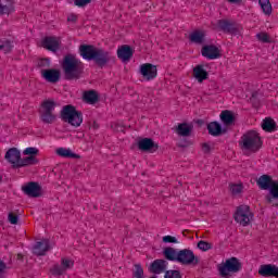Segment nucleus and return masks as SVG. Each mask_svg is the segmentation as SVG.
<instances>
[{
  "label": "nucleus",
  "mask_w": 278,
  "mask_h": 278,
  "mask_svg": "<svg viewBox=\"0 0 278 278\" xmlns=\"http://www.w3.org/2000/svg\"><path fill=\"white\" fill-rule=\"evenodd\" d=\"M190 42H193L194 45H203L205 42V31L203 30H193L189 35Z\"/></svg>",
  "instance_id": "26"
},
{
  "label": "nucleus",
  "mask_w": 278,
  "mask_h": 278,
  "mask_svg": "<svg viewBox=\"0 0 278 278\" xmlns=\"http://www.w3.org/2000/svg\"><path fill=\"white\" fill-rule=\"evenodd\" d=\"M262 129L273 134V131H277V123L271 117H266L262 123Z\"/></svg>",
  "instance_id": "29"
},
{
  "label": "nucleus",
  "mask_w": 278,
  "mask_h": 278,
  "mask_svg": "<svg viewBox=\"0 0 278 278\" xmlns=\"http://www.w3.org/2000/svg\"><path fill=\"white\" fill-rule=\"evenodd\" d=\"M178 264L182 266H199V256L194 255V252L190 249H184L178 251Z\"/></svg>",
  "instance_id": "8"
},
{
  "label": "nucleus",
  "mask_w": 278,
  "mask_h": 278,
  "mask_svg": "<svg viewBox=\"0 0 278 278\" xmlns=\"http://www.w3.org/2000/svg\"><path fill=\"white\" fill-rule=\"evenodd\" d=\"M56 155L60 157H68L71 160H79L81 156L74 153L71 149L59 148L56 149Z\"/></svg>",
  "instance_id": "30"
},
{
  "label": "nucleus",
  "mask_w": 278,
  "mask_h": 278,
  "mask_svg": "<svg viewBox=\"0 0 278 278\" xmlns=\"http://www.w3.org/2000/svg\"><path fill=\"white\" fill-rule=\"evenodd\" d=\"M67 22L68 23H77V14L72 13L67 16Z\"/></svg>",
  "instance_id": "50"
},
{
  "label": "nucleus",
  "mask_w": 278,
  "mask_h": 278,
  "mask_svg": "<svg viewBox=\"0 0 278 278\" xmlns=\"http://www.w3.org/2000/svg\"><path fill=\"white\" fill-rule=\"evenodd\" d=\"M4 159L7 160V162L12 164V168L14 169L18 168L16 167V164L21 162V150L18 148H10L7 151Z\"/></svg>",
  "instance_id": "18"
},
{
  "label": "nucleus",
  "mask_w": 278,
  "mask_h": 278,
  "mask_svg": "<svg viewBox=\"0 0 278 278\" xmlns=\"http://www.w3.org/2000/svg\"><path fill=\"white\" fill-rule=\"evenodd\" d=\"M257 91H254L250 98V103H252L253 108H260V100L257 99Z\"/></svg>",
  "instance_id": "44"
},
{
  "label": "nucleus",
  "mask_w": 278,
  "mask_h": 278,
  "mask_svg": "<svg viewBox=\"0 0 278 278\" xmlns=\"http://www.w3.org/2000/svg\"><path fill=\"white\" fill-rule=\"evenodd\" d=\"M92 127L93 129H99V124L97 122H93Z\"/></svg>",
  "instance_id": "53"
},
{
  "label": "nucleus",
  "mask_w": 278,
  "mask_h": 278,
  "mask_svg": "<svg viewBox=\"0 0 278 278\" xmlns=\"http://www.w3.org/2000/svg\"><path fill=\"white\" fill-rule=\"evenodd\" d=\"M206 129L210 136H214L218 138V136H223V134H227V128H223V125L218 122H211L207 124Z\"/></svg>",
  "instance_id": "23"
},
{
  "label": "nucleus",
  "mask_w": 278,
  "mask_h": 278,
  "mask_svg": "<svg viewBox=\"0 0 278 278\" xmlns=\"http://www.w3.org/2000/svg\"><path fill=\"white\" fill-rule=\"evenodd\" d=\"M217 27L224 34H230L231 36H238L240 34V25L229 20H218Z\"/></svg>",
  "instance_id": "9"
},
{
  "label": "nucleus",
  "mask_w": 278,
  "mask_h": 278,
  "mask_svg": "<svg viewBox=\"0 0 278 278\" xmlns=\"http://www.w3.org/2000/svg\"><path fill=\"white\" fill-rule=\"evenodd\" d=\"M134 278H144V269L142 268V265L135 264V270L132 273Z\"/></svg>",
  "instance_id": "36"
},
{
  "label": "nucleus",
  "mask_w": 278,
  "mask_h": 278,
  "mask_svg": "<svg viewBox=\"0 0 278 278\" xmlns=\"http://www.w3.org/2000/svg\"><path fill=\"white\" fill-rule=\"evenodd\" d=\"M41 47L47 49V51H52V53H58L60 51V40L58 37L48 36L45 37L41 41Z\"/></svg>",
  "instance_id": "13"
},
{
  "label": "nucleus",
  "mask_w": 278,
  "mask_h": 278,
  "mask_svg": "<svg viewBox=\"0 0 278 278\" xmlns=\"http://www.w3.org/2000/svg\"><path fill=\"white\" fill-rule=\"evenodd\" d=\"M256 38L260 42L273 45V39H270V36L268 35V33H258L256 35Z\"/></svg>",
  "instance_id": "34"
},
{
  "label": "nucleus",
  "mask_w": 278,
  "mask_h": 278,
  "mask_svg": "<svg viewBox=\"0 0 278 278\" xmlns=\"http://www.w3.org/2000/svg\"><path fill=\"white\" fill-rule=\"evenodd\" d=\"M22 191L26 197H30V199L42 197V187L36 181H30L22 186Z\"/></svg>",
  "instance_id": "10"
},
{
  "label": "nucleus",
  "mask_w": 278,
  "mask_h": 278,
  "mask_svg": "<svg viewBox=\"0 0 278 278\" xmlns=\"http://www.w3.org/2000/svg\"><path fill=\"white\" fill-rule=\"evenodd\" d=\"M7 268H8V265L3 261H0V278H2L3 275H5Z\"/></svg>",
  "instance_id": "48"
},
{
  "label": "nucleus",
  "mask_w": 278,
  "mask_h": 278,
  "mask_svg": "<svg viewBox=\"0 0 278 278\" xmlns=\"http://www.w3.org/2000/svg\"><path fill=\"white\" fill-rule=\"evenodd\" d=\"M228 3H240L242 0H227Z\"/></svg>",
  "instance_id": "52"
},
{
  "label": "nucleus",
  "mask_w": 278,
  "mask_h": 278,
  "mask_svg": "<svg viewBox=\"0 0 278 278\" xmlns=\"http://www.w3.org/2000/svg\"><path fill=\"white\" fill-rule=\"evenodd\" d=\"M173 129L175 134H177V136H180V138H189V136H192V131L194 130V125L190 123H179Z\"/></svg>",
  "instance_id": "16"
},
{
  "label": "nucleus",
  "mask_w": 278,
  "mask_h": 278,
  "mask_svg": "<svg viewBox=\"0 0 278 278\" xmlns=\"http://www.w3.org/2000/svg\"><path fill=\"white\" fill-rule=\"evenodd\" d=\"M233 218L236 223H239V225H242V227H247V225L251 223V218H253V213H251V206L249 205L238 206L233 215Z\"/></svg>",
  "instance_id": "7"
},
{
  "label": "nucleus",
  "mask_w": 278,
  "mask_h": 278,
  "mask_svg": "<svg viewBox=\"0 0 278 278\" xmlns=\"http://www.w3.org/2000/svg\"><path fill=\"white\" fill-rule=\"evenodd\" d=\"M60 118L63 123L72 125V127H81V123H84V113L78 111L74 105L67 104L62 108Z\"/></svg>",
  "instance_id": "5"
},
{
  "label": "nucleus",
  "mask_w": 278,
  "mask_h": 278,
  "mask_svg": "<svg viewBox=\"0 0 278 278\" xmlns=\"http://www.w3.org/2000/svg\"><path fill=\"white\" fill-rule=\"evenodd\" d=\"M198 249H200V251H210L212 249V243L201 240L198 242Z\"/></svg>",
  "instance_id": "38"
},
{
  "label": "nucleus",
  "mask_w": 278,
  "mask_h": 278,
  "mask_svg": "<svg viewBox=\"0 0 278 278\" xmlns=\"http://www.w3.org/2000/svg\"><path fill=\"white\" fill-rule=\"evenodd\" d=\"M38 68H49L51 66V60L50 59H40L37 63Z\"/></svg>",
  "instance_id": "39"
},
{
  "label": "nucleus",
  "mask_w": 278,
  "mask_h": 278,
  "mask_svg": "<svg viewBox=\"0 0 278 278\" xmlns=\"http://www.w3.org/2000/svg\"><path fill=\"white\" fill-rule=\"evenodd\" d=\"M186 231H187V230H185V231L182 232L184 236H186Z\"/></svg>",
  "instance_id": "55"
},
{
  "label": "nucleus",
  "mask_w": 278,
  "mask_h": 278,
  "mask_svg": "<svg viewBox=\"0 0 278 278\" xmlns=\"http://www.w3.org/2000/svg\"><path fill=\"white\" fill-rule=\"evenodd\" d=\"M88 3H92V0H74V5H77V8H86Z\"/></svg>",
  "instance_id": "45"
},
{
  "label": "nucleus",
  "mask_w": 278,
  "mask_h": 278,
  "mask_svg": "<svg viewBox=\"0 0 278 278\" xmlns=\"http://www.w3.org/2000/svg\"><path fill=\"white\" fill-rule=\"evenodd\" d=\"M9 223H11V225H18V215L14 214V213H9Z\"/></svg>",
  "instance_id": "46"
},
{
  "label": "nucleus",
  "mask_w": 278,
  "mask_h": 278,
  "mask_svg": "<svg viewBox=\"0 0 278 278\" xmlns=\"http://www.w3.org/2000/svg\"><path fill=\"white\" fill-rule=\"evenodd\" d=\"M202 151L207 155L212 153V147H210L208 143H202Z\"/></svg>",
  "instance_id": "49"
},
{
  "label": "nucleus",
  "mask_w": 278,
  "mask_h": 278,
  "mask_svg": "<svg viewBox=\"0 0 278 278\" xmlns=\"http://www.w3.org/2000/svg\"><path fill=\"white\" fill-rule=\"evenodd\" d=\"M219 118L226 129L236 125V114L230 110L222 111Z\"/></svg>",
  "instance_id": "20"
},
{
  "label": "nucleus",
  "mask_w": 278,
  "mask_h": 278,
  "mask_svg": "<svg viewBox=\"0 0 278 278\" xmlns=\"http://www.w3.org/2000/svg\"><path fill=\"white\" fill-rule=\"evenodd\" d=\"M194 123L198 125V127H203V125H205V121L203 119H195Z\"/></svg>",
  "instance_id": "51"
},
{
  "label": "nucleus",
  "mask_w": 278,
  "mask_h": 278,
  "mask_svg": "<svg viewBox=\"0 0 278 278\" xmlns=\"http://www.w3.org/2000/svg\"><path fill=\"white\" fill-rule=\"evenodd\" d=\"M117 58L122 60V62H129V60L134 58V48L129 45H123L117 49Z\"/></svg>",
  "instance_id": "22"
},
{
  "label": "nucleus",
  "mask_w": 278,
  "mask_h": 278,
  "mask_svg": "<svg viewBox=\"0 0 278 278\" xmlns=\"http://www.w3.org/2000/svg\"><path fill=\"white\" fill-rule=\"evenodd\" d=\"M140 74L143 79L151 81V79H155L157 77V66L151 63H144L140 65Z\"/></svg>",
  "instance_id": "12"
},
{
  "label": "nucleus",
  "mask_w": 278,
  "mask_h": 278,
  "mask_svg": "<svg viewBox=\"0 0 278 278\" xmlns=\"http://www.w3.org/2000/svg\"><path fill=\"white\" fill-rule=\"evenodd\" d=\"M242 190H244V186L242 184H239V185L233 184L230 186V191L233 194H240Z\"/></svg>",
  "instance_id": "40"
},
{
  "label": "nucleus",
  "mask_w": 278,
  "mask_h": 278,
  "mask_svg": "<svg viewBox=\"0 0 278 278\" xmlns=\"http://www.w3.org/2000/svg\"><path fill=\"white\" fill-rule=\"evenodd\" d=\"M73 261L68 258H62L61 260V266L64 268V270H68V268H73Z\"/></svg>",
  "instance_id": "42"
},
{
  "label": "nucleus",
  "mask_w": 278,
  "mask_h": 278,
  "mask_svg": "<svg viewBox=\"0 0 278 278\" xmlns=\"http://www.w3.org/2000/svg\"><path fill=\"white\" fill-rule=\"evenodd\" d=\"M61 68L63 71L64 79L67 81L81 79V77H84V62L77 59L73 53H68L63 58Z\"/></svg>",
  "instance_id": "2"
},
{
  "label": "nucleus",
  "mask_w": 278,
  "mask_h": 278,
  "mask_svg": "<svg viewBox=\"0 0 278 278\" xmlns=\"http://www.w3.org/2000/svg\"><path fill=\"white\" fill-rule=\"evenodd\" d=\"M38 164V159L36 156H26L24 159H20V162L15 165L17 168H23L25 166H34Z\"/></svg>",
  "instance_id": "31"
},
{
  "label": "nucleus",
  "mask_w": 278,
  "mask_h": 278,
  "mask_svg": "<svg viewBox=\"0 0 278 278\" xmlns=\"http://www.w3.org/2000/svg\"><path fill=\"white\" fill-rule=\"evenodd\" d=\"M258 275H261V277L278 278V266L273 264L261 265L258 269Z\"/></svg>",
  "instance_id": "21"
},
{
  "label": "nucleus",
  "mask_w": 278,
  "mask_h": 278,
  "mask_svg": "<svg viewBox=\"0 0 278 278\" xmlns=\"http://www.w3.org/2000/svg\"><path fill=\"white\" fill-rule=\"evenodd\" d=\"M60 70L55 68H48V70H41V77L46 79V81H49V84H58L60 81L61 77Z\"/></svg>",
  "instance_id": "19"
},
{
  "label": "nucleus",
  "mask_w": 278,
  "mask_h": 278,
  "mask_svg": "<svg viewBox=\"0 0 278 278\" xmlns=\"http://www.w3.org/2000/svg\"><path fill=\"white\" fill-rule=\"evenodd\" d=\"M163 255L168 262H177L179 257V252H177V250L172 247H167L163 249Z\"/></svg>",
  "instance_id": "28"
},
{
  "label": "nucleus",
  "mask_w": 278,
  "mask_h": 278,
  "mask_svg": "<svg viewBox=\"0 0 278 278\" xmlns=\"http://www.w3.org/2000/svg\"><path fill=\"white\" fill-rule=\"evenodd\" d=\"M256 185L261 190H268L265 197L266 203L271 207H278V180H274L273 176L264 174L257 180Z\"/></svg>",
  "instance_id": "3"
},
{
  "label": "nucleus",
  "mask_w": 278,
  "mask_h": 278,
  "mask_svg": "<svg viewBox=\"0 0 278 278\" xmlns=\"http://www.w3.org/2000/svg\"><path fill=\"white\" fill-rule=\"evenodd\" d=\"M12 49H14L12 40L5 38L0 39V51H3V53H12Z\"/></svg>",
  "instance_id": "32"
},
{
  "label": "nucleus",
  "mask_w": 278,
  "mask_h": 278,
  "mask_svg": "<svg viewBox=\"0 0 278 278\" xmlns=\"http://www.w3.org/2000/svg\"><path fill=\"white\" fill-rule=\"evenodd\" d=\"M137 147L139 151H142L143 153H155L157 149H160V146L155 143L151 138H141L137 141Z\"/></svg>",
  "instance_id": "11"
},
{
  "label": "nucleus",
  "mask_w": 278,
  "mask_h": 278,
  "mask_svg": "<svg viewBox=\"0 0 278 278\" xmlns=\"http://www.w3.org/2000/svg\"><path fill=\"white\" fill-rule=\"evenodd\" d=\"M55 108H58V103L53 99L43 100L41 103V108L39 110L40 118L42 123L46 125H51L55 123V119L58 118L53 112L55 111Z\"/></svg>",
  "instance_id": "6"
},
{
  "label": "nucleus",
  "mask_w": 278,
  "mask_h": 278,
  "mask_svg": "<svg viewBox=\"0 0 278 278\" xmlns=\"http://www.w3.org/2000/svg\"><path fill=\"white\" fill-rule=\"evenodd\" d=\"M9 4H3L0 0V16H4V14H7V16H10V14H12V12H15L16 9L14 7V0H7Z\"/></svg>",
  "instance_id": "27"
},
{
  "label": "nucleus",
  "mask_w": 278,
  "mask_h": 278,
  "mask_svg": "<svg viewBox=\"0 0 278 278\" xmlns=\"http://www.w3.org/2000/svg\"><path fill=\"white\" fill-rule=\"evenodd\" d=\"M179 149H188V147H192V140L188 137H182L179 142L177 143Z\"/></svg>",
  "instance_id": "35"
},
{
  "label": "nucleus",
  "mask_w": 278,
  "mask_h": 278,
  "mask_svg": "<svg viewBox=\"0 0 278 278\" xmlns=\"http://www.w3.org/2000/svg\"><path fill=\"white\" fill-rule=\"evenodd\" d=\"M84 103H88L89 105H94L99 103V93L97 90H88L83 93Z\"/></svg>",
  "instance_id": "25"
},
{
  "label": "nucleus",
  "mask_w": 278,
  "mask_h": 278,
  "mask_svg": "<svg viewBox=\"0 0 278 278\" xmlns=\"http://www.w3.org/2000/svg\"><path fill=\"white\" fill-rule=\"evenodd\" d=\"M164 278H181V271L175 269L166 270Z\"/></svg>",
  "instance_id": "37"
},
{
  "label": "nucleus",
  "mask_w": 278,
  "mask_h": 278,
  "mask_svg": "<svg viewBox=\"0 0 278 278\" xmlns=\"http://www.w3.org/2000/svg\"><path fill=\"white\" fill-rule=\"evenodd\" d=\"M24 155H29L30 157H36L38 155V149L36 148H26L23 152Z\"/></svg>",
  "instance_id": "43"
},
{
  "label": "nucleus",
  "mask_w": 278,
  "mask_h": 278,
  "mask_svg": "<svg viewBox=\"0 0 278 278\" xmlns=\"http://www.w3.org/2000/svg\"><path fill=\"white\" fill-rule=\"evenodd\" d=\"M52 275L60 276L64 275L65 270L62 265H54L52 269H50Z\"/></svg>",
  "instance_id": "41"
},
{
  "label": "nucleus",
  "mask_w": 278,
  "mask_h": 278,
  "mask_svg": "<svg viewBox=\"0 0 278 278\" xmlns=\"http://www.w3.org/2000/svg\"><path fill=\"white\" fill-rule=\"evenodd\" d=\"M258 4L267 16L273 14V4H270V0H258Z\"/></svg>",
  "instance_id": "33"
},
{
  "label": "nucleus",
  "mask_w": 278,
  "mask_h": 278,
  "mask_svg": "<svg viewBox=\"0 0 278 278\" xmlns=\"http://www.w3.org/2000/svg\"><path fill=\"white\" fill-rule=\"evenodd\" d=\"M17 260H20L21 262H23V260H24L23 254H17Z\"/></svg>",
  "instance_id": "54"
},
{
  "label": "nucleus",
  "mask_w": 278,
  "mask_h": 278,
  "mask_svg": "<svg viewBox=\"0 0 278 278\" xmlns=\"http://www.w3.org/2000/svg\"><path fill=\"white\" fill-rule=\"evenodd\" d=\"M51 250V244L49 239H42L41 241H37L36 244L33 247V254L37 255V257H42L47 255V251Z\"/></svg>",
  "instance_id": "14"
},
{
  "label": "nucleus",
  "mask_w": 278,
  "mask_h": 278,
  "mask_svg": "<svg viewBox=\"0 0 278 278\" xmlns=\"http://www.w3.org/2000/svg\"><path fill=\"white\" fill-rule=\"evenodd\" d=\"M239 144L242 151H250V153H257L260 149H262L264 142L262 141V137H260V132L256 130H248L242 135Z\"/></svg>",
  "instance_id": "4"
},
{
  "label": "nucleus",
  "mask_w": 278,
  "mask_h": 278,
  "mask_svg": "<svg viewBox=\"0 0 278 278\" xmlns=\"http://www.w3.org/2000/svg\"><path fill=\"white\" fill-rule=\"evenodd\" d=\"M166 268H168V262L166 260L157 258L150 264L149 273H152L153 275H162V273H166Z\"/></svg>",
  "instance_id": "15"
},
{
  "label": "nucleus",
  "mask_w": 278,
  "mask_h": 278,
  "mask_svg": "<svg viewBox=\"0 0 278 278\" xmlns=\"http://www.w3.org/2000/svg\"><path fill=\"white\" fill-rule=\"evenodd\" d=\"M163 242H165V244H168V243L177 244V238L173 236H165L163 237Z\"/></svg>",
  "instance_id": "47"
},
{
  "label": "nucleus",
  "mask_w": 278,
  "mask_h": 278,
  "mask_svg": "<svg viewBox=\"0 0 278 278\" xmlns=\"http://www.w3.org/2000/svg\"><path fill=\"white\" fill-rule=\"evenodd\" d=\"M201 53L207 60H218L220 58V50L214 45H206L202 47Z\"/></svg>",
  "instance_id": "17"
},
{
  "label": "nucleus",
  "mask_w": 278,
  "mask_h": 278,
  "mask_svg": "<svg viewBox=\"0 0 278 278\" xmlns=\"http://www.w3.org/2000/svg\"><path fill=\"white\" fill-rule=\"evenodd\" d=\"M78 51L83 60L94 62L96 66L99 68H104V66H108V64L114 60L110 51L103 48H97L94 45H80Z\"/></svg>",
  "instance_id": "1"
},
{
  "label": "nucleus",
  "mask_w": 278,
  "mask_h": 278,
  "mask_svg": "<svg viewBox=\"0 0 278 278\" xmlns=\"http://www.w3.org/2000/svg\"><path fill=\"white\" fill-rule=\"evenodd\" d=\"M193 77L199 81V84H203L205 79H208L210 73L205 71L203 64H199L195 67H193Z\"/></svg>",
  "instance_id": "24"
}]
</instances>
